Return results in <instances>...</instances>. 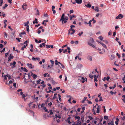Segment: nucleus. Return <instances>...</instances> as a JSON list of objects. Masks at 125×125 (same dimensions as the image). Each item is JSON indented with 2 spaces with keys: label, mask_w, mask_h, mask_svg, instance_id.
Here are the masks:
<instances>
[{
  "label": "nucleus",
  "mask_w": 125,
  "mask_h": 125,
  "mask_svg": "<svg viewBox=\"0 0 125 125\" xmlns=\"http://www.w3.org/2000/svg\"><path fill=\"white\" fill-rule=\"evenodd\" d=\"M68 19V17L67 16H65V14H63L61 17V19L60 20V21H62V24H63L64 23H66L67 22V20Z\"/></svg>",
  "instance_id": "nucleus-1"
},
{
  "label": "nucleus",
  "mask_w": 125,
  "mask_h": 125,
  "mask_svg": "<svg viewBox=\"0 0 125 125\" xmlns=\"http://www.w3.org/2000/svg\"><path fill=\"white\" fill-rule=\"evenodd\" d=\"M94 42L93 39L92 38H90L88 42V44L94 48H95L96 45H93L92 43Z\"/></svg>",
  "instance_id": "nucleus-2"
},
{
  "label": "nucleus",
  "mask_w": 125,
  "mask_h": 125,
  "mask_svg": "<svg viewBox=\"0 0 125 125\" xmlns=\"http://www.w3.org/2000/svg\"><path fill=\"white\" fill-rule=\"evenodd\" d=\"M95 71L96 72H97V74H96V75H94L93 77L94 78V82H97L98 80L97 79L98 78V76L99 75V72L97 71V69H95Z\"/></svg>",
  "instance_id": "nucleus-3"
},
{
  "label": "nucleus",
  "mask_w": 125,
  "mask_h": 125,
  "mask_svg": "<svg viewBox=\"0 0 125 125\" xmlns=\"http://www.w3.org/2000/svg\"><path fill=\"white\" fill-rule=\"evenodd\" d=\"M75 32L74 30L72 28H71L68 31L69 34H73Z\"/></svg>",
  "instance_id": "nucleus-4"
},
{
  "label": "nucleus",
  "mask_w": 125,
  "mask_h": 125,
  "mask_svg": "<svg viewBox=\"0 0 125 125\" xmlns=\"http://www.w3.org/2000/svg\"><path fill=\"white\" fill-rule=\"evenodd\" d=\"M78 79L79 80L81 81V82L82 83H84L85 82V79L83 77L79 76L78 77Z\"/></svg>",
  "instance_id": "nucleus-5"
},
{
  "label": "nucleus",
  "mask_w": 125,
  "mask_h": 125,
  "mask_svg": "<svg viewBox=\"0 0 125 125\" xmlns=\"http://www.w3.org/2000/svg\"><path fill=\"white\" fill-rule=\"evenodd\" d=\"M29 105L30 107H31L32 108H35L36 106L35 104H33V102H32L29 103Z\"/></svg>",
  "instance_id": "nucleus-6"
},
{
  "label": "nucleus",
  "mask_w": 125,
  "mask_h": 125,
  "mask_svg": "<svg viewBox=\"0 0 125 125\" xmlns=\"http://www.w3.org/2000/svg\"><path fill=\"white\" fill-rule=\"evenodd\" d=\"M16 62L15 61H14L13 63H10V66H11V67L12 68H14L15 67V65L16 64Z\"/></svg>",
  "instance_id": "nucleus-7"
},
{
  "label": "nucleus",
  "mask_w": 125,
  "mask_h": 125,
  "mask_svg": "<svg viewBox=\"0 0 125 125\" xmlns=\"http://www.w3.org/2000/svg\"><path fill=\"white\" fill-rule=\"evenodd\" d=\"M124 17V16L123 15L121 14H120L118 15L115 18L116 19H121L123 18Z\"/></svg>",
  "instance_id": "nucleus-8"
},
{
  "label": "nucleus",
  "mask_w": 125,
  "mask_h": 125,
  "mask_svg": "<svg viewBox=\"0 0 125 125\" xmlns=\"http://www.w3.org/2000/svg\"><path fill=\"white\" fill-rule=\"evenodd\" d=\"M71 49L70 47H68L67 49H66V50H63V53H64L66 52H67V50H68V53H70L71 52L70 51V50Z\"/></svg>",
  "instance_id": "nucleus-9"
},
{
  "label": "nucleus",
  "mask_w": 125,
  "mask_h": 125,
  "mask_svg": "<svg viewBox=\"0 0 125 125\" xmlns=\"http://www.w3.org/2000/svg\"><path fill=\"white\" fill-rule=\"evenodd\" d=\"M27 65L29 68L31 69H32L34 68V66L32 65L31 63H27Z\"/></svg>",
  "instance_id": "nucleus-10"
},
{
  "label": "nucleus",
  "mask_w": 125,
  "mask_h": 125,
  "mask_svg": "<svg viewBox=\"0 0 125 125\" xmlns=\"http://www.w3.org/2000/svg\"><path fill=\"white\" fill-rule=\"evenodd\" d=\"M71 118V117L70 116H69L67 119L66 120V122L67 123H68L69 124H70L71 123V122L70 121V120Z\"/></svg>",
  "instance_id": "nucleus-11"
},
{
  "label": "nucleus",
  "mask_w": 125,
  "mask_h": 125,
  "mask_svg": "<svg viewBox=\"0 0 125 125\" xmlns=\"http://www.w3.org/2000/svg\"><path fill=\"white\" fill-rule=\"evenodd\" d=\"M32 59L33 61H36V60H38V61H39L40 60V58L39 57L35 58L33 57L32 58Z\"/></svg>",
  "instance_id": "nucleus-12"
},
{
  "label": "nucleus",
  "mask_w": 125,
  "mask_h": 125,
  "mask_svg": "<svg viewBox=\"0 0 125 125\" xmlns=\"http://www.w3.org/2000/svg\"><path fill=\"white\" fill-rule=\"evenodd\" d=\"M26 6L27 5L26 3H24L23 4L22 6V8L23 10H25L26 9Z\"/></svg>",
  "instance_id": "nucleus-13"
},
{
  "label": "nucleus",
  "mask_w": 125,
  "mask_h": 125,
  "mask_svg": "<svg viewBox=\"0 0 125 125\" xmlns=\"http://www.w3.org/2000/svg\"><path fill=\"white\" fill-rule=\"evenodd\" d=\"M58 67L57 68V73H59L60 72V69H61L62 68L59 65H58Z\"/></svg>",
  "instance_id": "nucleus-14"
},
{
  "label": "nucleus",
  "mask_w": 125,
  "mask_h": 125,
  "mask_svg": "<svg viewBox=\"0 0 125 125\" xmlns=\"http://www.w3.org/2000/svg\"><path fill=\"white\" fill-rule=\"evenodd\" d=\"M42 28H43V27L42 26L40 27L39 28L38 30V32L37 33L38 34H40V33L41 32V29H42Z\"/></svg>",
  "instance_id": "nucleus-15"
},
{
  "label": "nucleus",
  "mask_w": 125,
  "mask_h": 125,
  "mask_svg": "<svg viewBox=\"0 0 125 125\" xmlns=\"http://www.w3.org/2000/svg\"><path fill=\"white\" fill-rule=\"evenodd\" d=\"M75 1L77 3L80 4L82 3V0H75Z\"/></svg>",
  "instance_id": "nucleus-16"
},
{
  "label": "nucleus",
  "mask_w": 125,
  "mask_h": 125,
  "mask_svg": "<svg viewBox=\"0 0 125 125\" xmlns=\"http://www.w3.org/2000/svg\"><path fill=\"white\" fill-rule=\"evenodd\" d=\"M31 74L32 76L33 77V78L34 79H36L37 77V75H36L35 74H33V73H31Z\"/></svg>",
  "instance_id": "nucleus-17"
},
{
  "label": "nucleus",
  "mask_w": 125,
  "mask_h": 125,
  "mask_svg": "<svg viewBox=\"0 0 125 125\" xmlns=\"http://www.w3.org/2000/svg\"><path fill=\"white\" fill-rule=\"evenodd\" d=\"M22 95V97L24 99V101H25L26 100V99H25V97H26L27 96V95L26 94H23Z\"/></svg>",
  "instance_id": "nucleus-18"
},
{
  "label": "nucleus",
  "mask_w": 125,
  "mask_h": 125,
  "mask_svg": "<svg viewBox=\"0 0 125 125\" xmlns=\"http://www.w3.org/2000/svg\"><path fill=\"white\" fill-rule=\"evenodd\" d=\"M21 69L23 70V71L26 72H27L28 71V70L25 67L23 68L21 67Z\"/></svg>",
  "instance_id": "nucleus-19"
},
{
  "label": "nucleus",
  "mask_w": 125,
  "mask_h": 125,
  "mask_svg": "<svg viewBox=\"0 0 125 125\" xmlns=\"http://www.w3.org/2000/svg\"><path fill=\"white\" fill-rule=\"evenodd\" d=\"M22 90L21 89H19L17 90V92H19L20 91V94L21 95H22L23 93L22 92Z\"/></svg>",
  "instance_id": "nucleus-20"
},
{
  "label": "nucleus",
  "mask_w": 125,
  "mask_h": 125,
  "mask_svg": "<svg viewBox=\"0 0 125 125\" xmlns=\"http://www.w3.org/2000/svg\"><path fill=\"white\" fill-rule=\"evenodd\" d=\"M37 19L35 18V20L33 22V23L35 24V23H38V21H37Z\"/></svg>",
  "instance_id": "nucleus-21"
},
{
  "label": "nucleus",
  "mask_w": 125,
  "mask_h": 125,
  "mask_svg": "<svg viewBox=\"0 0 125 125\" xmlns=\"http://www.w3.org/2000/svg\"><path fill=\"white\" fill-rule=\"evenodd\" d=\"M77 125H81V122L80 120H77Z\"/></svg>",
  "instance_id": "nucleus-22"
},
{
  "label": "nucleus",
  "mask_w": 125,
  "mask_h": 125,
  "mask_svg": "<svg viewBox=\"0 0 125 125\" xmlns=\"http://www.w3.org/2000/svg\"><path fill=\"white\" fill-rule=\"evenodd\" d=\"M45 44L44 43H42V44H40L39 46L40 47L42 48L43 46L45 47Z\"/></svg>",
  "instance_id": "nucleus-23"
},
{
  "label": "nucleus",
  "mask_w": 125,
  "mask_h": 125,
  "mask_svg": "<svg viewBox=\"0 0 125 125\" xmlns=\"http://www.w3.org/2000/svg\"><path fill=\"white\" fill-rule=\"evenodd\" d=\"M85 6L87 8H90L91 7V5L90 4L88 3L87 5H85Z\"/></svg>",
  "instance_id": "nucleus-24"
},
{
  "label": "nucleus",
  "mask_w": 125,
  "mask_h": 125,
  "mask_svg": "<svg viewBox=\"0 0 125 125\" xmlns=\"http://www.w3.org/2000/svg\"><path fill=\"white\" fill-rule=\"evenodd\" d=\"M119 119L117 118L116 119V121H115V124L116 125H117L118 124V122L119 121Z\"/></svg>",
  "instance_id": "nucleus-25"
},
{
  "label": "nucleus",
  "mask_w": 125,
  "mask_h": 125,
  "mask_svg": "<svg viewBox=\"0 0 125 125\" xmlns=\"http://www.w3.org/2000/svg\"><path fill=\"white\" fill-rule=\"evenodd\" d=\"M68 97H70V98H69L68 100L69 103L70 104H72V102L71 101V97L70 96H68Z\"/></svg>",
  "instance_id": "nucleus-26"
},
{
  "label": "nucleus",
  "mask_w": 125,
  "mask_h": 125,
  "mask_svg": "<svg viewBox=\"0 0 125 125\" xmlns=\"http://www.w3.org/2000/svg\"><path fill=\"white\" fill-rule=\"evenodd\" d=\"M35 42H36V43H41L42 41L41 40H40L39 41H38V40L37 39H35Z\"/></svg>",
  "instance_id": "nucleus-27"
},
{
  "label": "nucleus",
  "mask_w": 125,
  "mask_h": 125,
  "mask_svg": "<svg viewBox=\"0 0 125 125\" xmlns=\"http://www.w3.org/2000/svg\"><path fill=\"white\" fill-rule=\"evenodd\" d=\"M29 23V21H28L24 23L25 26H29L28 24Z\"/></svg>",
  "instance_id": "nucleus-28"
},
{
  "label": "nucleus",
  "mask_w": 125,
  "mask_h": 125,
  "mask_svg": "<svg viewBox=\"0 0 125 125\" xmlns=\"http://www.w3.org/2000/svg\"><path fill=\"white\" fill-rule=\"evenodd\" d=\"M122 97L124 98L122 99L123 101L125 103V95H123L122 96Z\"/></svg>",
  "instance_id": "nucleus-29"
},
{
  "label": "nucleus",
  "mask_w": 125,
  "mask_h": 125,
  "mask_svg": "<svg viewBox=\"0 0 125 125\" xmlns=\"http://www.w3.org/2000/svg\"><path fill=\"white\" fill-rule=\"evenodd\" d=\"M26 46L25 45H24V46L22 47L21 49V50H23L24 49L26 48Z\"/></svg>",
  "instance_id": "nucleus-30"
},
{
  "label": "nucleus",
  "mask_w": 125,
  "mask_h": 125,
  "mask_svg": "<svg viewBox=\"0 0 125 125\" xmlns=\"http://www.w3.org/2000/svg\"><path fill=\"white\" fill-rule=\"evenodd\" d=\"M108 125H114V122L112 121H111V122H109L108 123Z\"/></svg>",
  "instance_id": "nucleus-31"
},
{
  "label": "nucleus",
  "mask_w": 125,
  "mask_h": 125,
  "mask_svg": "<svg viewBox=\"0 0 125 125\" xmlns=\"http://www.w3.org/2000/svg\"><path fill=\"white\" fill-rule=\"evenodd\" d=\"M99 109L100 107L99 106H98L97 108V110L96 111V113H99Z\"/></svg>",
  "instance_id": "nucleus-32"
},
{
  "label": "nucleus",
  "mask_w": 125,
  "mask_h": 125,
  "mask_svg": "<svg viewBox=\"0 0 125 125\" xmlns=\"http://www.w3.org/2000/svg\"><path fill=\"white\" fill-rule=\"evenodd\" d=\"M75 119H77L78 120H80V117L79 116H76L75 117Z\"/></svg>",
  "instance_id": "nucleus-33"
},
{
  "label": "nucleus",
  "mask_w": 125,
  "mask_h": 125,
  "mask_svg": "<svg viewBox=\"0 0 125 125\" xmlns=\"http://www.w3.org/2000/svg\"><path fill=\"white\" fill-rule=\"evenodd\" d=\"M41 81V80L40 79H39L37 81V84H40V82Z\"/></svg>",
  "instance_id": "nucleus-34"
},
{
  "label": "nucleus",
  "mask_w": 125,
  "mask_h": 125,
  "mask_svg": "<svg viewBox=\"0 0 125 125\" xmlns=\"http://www.w3.org/2000/svg\"><path fill=\"white\" fill-rule=\"evenodd\" d=\"M92 73L94 74V75H96V74H97V72H95V70H94L93 71V72H92Z\"/></svg>",
  "instance_id": "nucleus-35"
},
{
  "label": "nucleus",
  "mask_w": 125,
  "mask_h": 125,
  "mask_svg": "<svg viewBox=\"0 0 125 125\" xmlns=\"http://www.w3.org/2000/svg\"><path fill=\"white\" fill-rule=\"evenodd\" d=\"M102 45L103 47H104L105 48H106V49L107 48V47H106V45L105 44H104V43H102Z\"/></svg>",
  "instance_id": "nucleus-36"
},
{
  "label": "nucleus",
  "mask_w": 125,
  "mask_h": 125,
  "mask_svg": "<svg viewBox=\"0 0 125 125\" xmlns=\"http://www.w3.org/2000/svg\"><path fill=\"white\" fill-rule=\"evenodd\" d=\"M122 80L123 81V83H125V75L124 76V77L122 78Z\"/></svg>",
  "instance_id": "nucleus-37"
},
{
  "label": "nucleus",
  "mask_w": 125,
  "mask_h": 125,
  "mask_svg": "<svg viewBox=\"0 0 125 125\" xmlns=\"http://www.w3.org/2000/svg\"><path fill=\"white\" fill-rule=\"evenodd\" d=\"M93 75H92L91 74H89V77L92 79H93Z\"/></svg>",
  "instance_id": "nucleus-38"
},
{
  "label": "nucleus",
  "mask_w": 125,
  "mask_h": 125,
  "mask_svg": "<svg viewBox=\"0 0 125 125\" xmlns=\"http://www.w3.org/2000/svg\"><path fill=\"white\" fill-rule=\"evenodd\" d=\"M28 43V41H26L24 42V44H26L25 45L26 46H27V45Z\"/></svg>",
  "instance_id": "nucleus-39"
},
{
  "label": "nucleus",
  "mask_w": 125,
  "mask_h": 125,
  "mask_svg": "<svg viewBox=\"0 0 125 125\" xmlns=\"http://www.w3.org/2000/svg\"><path fill=\"white\" fill-rule=\"evenodd\" d=\"M99 39L101 41L103 39V37H102L101 36H99Z\"/></svg>",
  "instance_id": "nucleus-40"
},
{
  "label": "nucleus",
  "mask_w": 125,
  "mask_h": 125,
  "mask_svg": "<svg viewBox=\"0 0 125 125\" xmlns=\"http://www.w3.org/2000/svg\"><path fill=\"white\" fill-rule=\"evenodd\" d=\"M92 123H93L94 124H96L97 123V121L96 120H94L93 121H92Z\"/></svg>",
  "instance_id": "nucleus-41"
},
{
  "label": "nucleus",
  "mask_w": 125,
  "mask_h": 125,
  "mask_svg": "<svg viewBox=\"0 0 125 125\" xmlns=\"http://www.w3.org/2000/svg\"><path fill=\"white\" fill-rule=\"evenodd\" d=\"M49 112H50V115H52L53 114V112L52 111V110H51L49 111Z\"/></svg>",
  "instance_id": "nucleus-42"
},
{
  "label": "nucleus",
  "mask_w": 125,
  "mask_h": 125,
  "mask_svg": "<svg viewBox=\"0 0 125 125\" xmlns=\"http://www.w3.org/2000/svg\"><path fill=\"white\" fill-rule=\"evenodd\" d=\"M91 22H92V21L90 20L89 22L88 23V24L89 25V26L90 27H91L92 26V25H91Z\"/></svg>",
  "instance_id": "nucleus-43"
},
{
  "label": "nucleus",
  "mask_w": 125,
  "mask_h": 125,
  "mask_svg": "<svg viewBox=\"0 0 125 125\" xmlns=\"http://www.w3.org/2000/svg\"><path fill=\"white\" fill-rule=\"evenodd\" d=\"M50 61L52 64V67L53 65L54 64V62L53 61H52V60H51Z\"/></svg>",
  "instance_id": "nucleus-44"
},
{
  "label": "nucleus",
  "mask_w": 125,
  "mask_h": 125,
  "mask_svg": "<svg viewBox=\"0 0 125 125\" xmlns=\"http://www.w3.org/2000/svg\"><path fill=\"white\" fill-rule=\"evenodd\" d=\"M45 104H44L43 103L42 104L41 106V107H42L44 108V107H45L44 106H45Z\"/></svg>",
  "instance_id": "nucleus-45"
},
{
  "label": "nucleus",
  "mask_w": 125,
  "mask_h": 125,
  "mask_svg": "<svg viewBox=\"0 0 125 125\" xmlns=\"http://www.w3.org/2000/svg\"><path fill=\"white\" fill-rule=\"evenodd\" d=\"M91 20L92 21H92H93V23H95L96 22V21L94 20V18H93L92 20Z\"/></svg>",
  "instance_id": "nucleus-46"
},
{
  "label": "nucleus",
  "mask_w": 125,
  "mask_h": 125,
  "mask_svg": "<svg viewBox=\"0 0 125 125\" xmlns=\"http://www.w3.org/2000/svg\"><path fill=\"white\" fill-rule=\"evenodd\" d=\"M9 57L10 58V59H13V56L10 54Z\"/></svg>",
  "instance_id": "nucleus-47"
},
{
  "label": "nucleus",
  "mask_w": 125,
  "mask_h": 125,
  "mask_svg": "<svg viewBox=\"0 0 125 125\" xmlns=\"http://www.w3.org/2000/svg\"><path fill=\"white\" fill-rule=\"evenodd\" d=\"M88 118H89V119L91 120H92L93 119V118L91 116H89L88 117Z\"/></svg>",
  "instance_id": "nucleus-48"
},
{
  "label": "nucleus",
  "mask_w": 125,
  "mask_h": 125,
  "mask_svg": "<svg viewBox=\"0 0 125 125\" xmlns=\"http://www.w3.org/2000/svg\"><path fill=\"white\" fill-rule=\"evenodd\" d=\"M8 6V5L7 4H6L5 5V6H4L3 7V9H5L6 7H7Z\"/></svg>",
  "instance_id": "nucleus-49"
},
{
  "label": "nucleus",
  "mask_w": 125,
  "mask_h": 125,
  "mask_svg": "<svg viewBox=\"0 0 125 125\" xmlns=\"http://www.w3.org/2000/svg\"><path fill=\"white\" fill-rule=\"evenodd\" d=\"M26 29L27 31L29 32V26H26Z\"/></svg>",
  "instance_id": "nucleus-50"
},
{
  "label": "nucleus",
  "mask_w": 125,
  "mask_h": 125,
  "mask_svg": "<svg viewBox=\"0 0 125 125\" xmlns=\"http://www.w3.org/2000/svg\"><path fill=\"white\" fill-rule=\"evenodd\" d=\"M110 77L108 76L106 78V80L107 81H109V79H110Z\"/></svg>",
  "instance_id": "nucleus-51"
},
{
  "label": "nucleus",
  "mask_w": 125,
  "mask_h": 125,
  "mask_svg": "<svg viewBox=\"0 0 125 125\" xmlns=\"http://www.w3.org/2000/svg\"><path fill=\"white\" fill-rule=\"evenodd\" d=\"M58 61L57 60H56L55 61V64L56 65H58Z\"/></svg>",
  "instance_id": "nucleus-52"
},
{
  "label": "nucleus",
  "mask_w": 125,
  "mask_h": 125,
  "mask_svg": "<svg viewBox=\"0 0 125 125\" xmlns=\"http://www.w3.org/2000/svg\"><path fill=\"white\" fill-rule=\"evenodd\" d=\"M58 95L59 99V100L60 101H61V96L60 94H58Z\"/></svg>",
  "instance_id": "nucleus-53"
},
{
  "label": "nucleus",
  "mask_w": 125,
  "mask_h": 125,
  "mask_svg": "<svg viewBox=\"0 0 125 125\" xmlns=\"http://www.w3.org/2000/svg\"><path fill=\"white\" fill-rule=\"evenodd\" d=\"M36 94H37V96H39L40 97L41 96L39 94V91H37L36 92Z\"/></svg>",
  "instance_id": "nucleus-54"
},
{
  "label": "nucleus",
  "mask_w": 125,
  "mask_h": 125,
  "mask_svg": "<svg viewBox=\"0 0 125 125\" xmlns=\"http://www.w3.org/2000/svg\"><path fill=\"white\" fill-rule=\"evenodd\" d=\"M48 73H44L43 74L44 76L45 77H46L47 75H48Z\"/></svg>",
  "instance_id": "nucleus-55"
},
{
  "label": "nucleus",
  "mask_w": 125,
  "mask_h": 125,
  "mask_svg": "<svg viewBox=\"0 0 125 125\" xmlns=\"http://www.w3.org/2000/svg\"><path fill=\"white\" fill-rule=\"evenodd\" d=\"M5 48H3V50H2L0 52L1 53L4 52L5 51Z\"/></svg>",
  "instance_id": "nucleus-56"
},
{
  "label": "nucleus",
  "mask_w": 125,
  "mask_h": 125,
  "mask_svg": "<svg viewBox=\"0 0 125 125\" xmlns=\"http://www.w3.org/2000/svg\"><path fill=\"white\" fill-rule=\"evenodd\" d=\"M4 36L6 37V38H7L8 35L6 32H4Z\"/></svg>",
  "instance_id": "nucleus-57"
},
{
  "label": "nucleus",
  "mask_w": 125,
  "mask_h": 125,
  "mask_svg": "<svg viewBox=\"0 0 125 125\" xmlns=\"http://www.w3.org/2000/svg\"><path fill=\"white\" fill-rule=\"evenodd\" d=\"M52 105V103L51 102L48 104V105L49 106H51Z\"/></svg>",
  "instance_id": "nucleus-58"
},
{
  "label": "nucleus",
  "mask_w": 125,
  "mask_h": 125,
  "mask_svg": "<svg viewBox=\"0 0 125 125\" xmlns=\"http://www.w3.org/2000/svg\"><path fill=\"white\" fill-rule=\"evenodd\" d=\"M21 39V38L19 39L18 38H16V39L18 40V42H21V40L20 39Z\"/></svg>",
  "instance_id": "nucleus-59"
},
{
  "label": "nucleus",
  "mask_w": 125,
  "mask_h": 125,
  "mask_svg": "<svg viewBox=\"0 0 125 125\" xmlns=\"http://www.w3.org/2000/svg\"><path fill=\"white\" fill-rule=\"evenodd\" d=\"M104 119L106 120H107L108 119V117L107 116H104Z\"/></svg>",
  "instance_id": "nucleus-60"
},
{
  "label": "nucleus",
  "mask_w": 125,
  "mask_h": 125,
  "mask_svg": "<svg viewBox=\"0 0 125 125\" xmlns=\"http://www.w3.org/2000/svg\"><path fill=\"white\" fill-rule=\"evenodd\" d=\"M45 110V112H46L47 111L48 109H47L46 108V107H45L43 108Z\"/></svg>",
  "instance_id": "nucleus-61"
},
{
  "label": "nucleus",
  "mask_w": 125,
  "mask_h": 125,
  "mask_svg": "<svg viewBox=\"0 0 125 125\" xmlns=\"http://www.w3.org/2000/svg\"><path fill=\"white\" fill-rule=\"evenodd\" d=\"M83 32L82 31L80 33H79L78 34L80 36H81V35L83 34Z\"/></svg>",
  "instance_id": "nucleus-62"
},
{
  "label": "nucleus",
  "mask_w": 125,
  "mask_h": 125,
  "mask_svg": "<svg viewBox=\"0 0 125 125\" xmlns=\"http://www.w3.org/2000/svg\"><path fill=\"white\" fill-rule=\"evenodd\" d=\"M89 60L90 61H92V58L91 56H90L89 57Z\"/></svg>",
  "instance_id": "nucleus-63"
},
{
  "label": "nucleus",
  "mask_w": 125,
  "mask_h": 125,
  "mask_svg": "<svg viewBox=\"0 0 125 125\" xmlns=\"http://www.w3.org/2000/svg\"><path fill=\"white\" fill-rule=\"evenodd\" d=\"M112 34L111 31H110L108 33V35H111Z\"/></svg>",
  "instance_id": "nucleus-64"
}]
</instances>
